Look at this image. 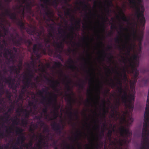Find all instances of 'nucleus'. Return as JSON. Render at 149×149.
I'll use <instances>...</instances> for the list:
<instances>
[{
	"label": "nucleus",
	"instance_id": "f257e3e1",
	"mask_svg": "<svg viewBox=\"0 0 149 149\" xmlns=\"http://www.w3.org/2000/svg\"><path fill=\"white\" fill-rule=\"evenodd\" d=\"M61 75L64 76L65 77V79H68L66 80L67 83L65 84V86L68 92H71V93H67L66 92L65 93L66 96L67 97L66 98H65V100L67 101L69 107V109L70 111L68 113L70 119L72 120L73 118V115L74 114L76 119H77L79 118L78 112V111H75L74 113H73L72 111L73 107L72 102H75V100L73 99L71 96L72 95H74V93L71 90L70 87L69 85V84L71 83L72 81L69 79V76L66 75L65 74H63V72L62 71L61 72Z\"/></svg>",
	"mask_w": 149,
	"mask_h": 149
},
{
	"label": "nucleus",
	"instance_id": "f03ea898",
	"mask_svg": "<svg viewBox=\"0 0 149 149\" xmlns=\"http://www.w3.org/2000/svg\"><path fill=\"white\" fill-rule=\"evenodd\" d=\"M130 3L132 5V6L136 10V15L139 21L140 24L144 26L146 21L144 16V7L142 4V0H129Z\"/></svg>",
	"mask_w": 149,
	"mask_h": 149
},
{
	"label": "nucleus",
	"instance_id": "7ed1b4c3",
	"mask_svg": "<svg viewBox=\"0 0 149 149\" xmlns=\"http://www.w3.org/2000/svg\"><path fill=\"white\" fill-rule=\"evenodd\" d=\"M119 130L120 136L125 139H119L118 141H117V146L116 148L122 149L124 143H126L128 138L131 136L132 134L128 129H126L123 126L119 128Z\"/></svg>",
	"mask_w": 149,
	"mask_h": 149
},
{
	"label": "nucleus",
	"instance_id": "20e7f679",
	"mask_svg": "<svg viewBox=\"0 0 149 149\" xmlns=\"http://www.w3.org/2000/svg\"><path fill=\"white\" fill-rule=\"evenodd\" d=\"M135 96L134 95L131 94L130 96L128 95L126 91H124V95L121 96L122 102L126 107L131 110L133 109V102Z\"/></svg>",
	"mask_w": 149,
	"mask_h": 149
},
{
	"label": "nucleus",
	"instance_id": "39448f33",
	"mask_svg": "<svg viewBox=\"0 0 149 149\" xmlns=\"http://www.w3.org/2000/svg\"><path fill=\"white\" fill-rule=\"evenodd\" d=\"M54 98L52 99V97H51L50 99L49 100V101L46 103V104L49 106L52 104L54 108V110L53 111V116L54 119H56L58 116V110L59 109L60 106H57V96L55 94H54Z\"/></svg>",
	"mask_w": 149,
	"mask_h": 149
},
{
	"label": "nucleus",
	"instance_id": "423d86ee",
	"mask_svg": "<svg viewBox=\"0 0 149 149\" xmlns=\"http://www.w3.org/2000/svg\"><path fill=\"white\" fill-rule=\"evenodd\" d=\"M1 80H3L5 83L9 85V87L13 90H15L17 88L16 85L15 84V78H13L10 76L6 78L5 76H1Z\"/></svg>",
	"mask_w": 149,
	"mask_h": 149
},
{
	"label": "nucleus",
	"instance_id": "0eeeda50",
	"mask_svg": "<svg viewBox=\"0 0 149 149\" xmlns=\"http://www.w3.org/2000/svg\"><path fill=\"white\" fill-rule=\"evenodd\" d=\"M43 45L42 43L33 45V52L36 55L37 58H39L41 57V53L39 52V50L43 48Z\"/></svg>",
	"mask_w": 149,
	"mask_h": 149
},
{
	"label": "nucleus",
	"instance_id": "6e6552de",
	"mask_svg": "<svg viewBox=\"0 0 149 149\" xmlns=\"http://www.w3.org/2000/svg\"><path fill=\"white\" fill-rule=\"evenodd\" d=\"M130 36L128 34L127 37L126 38V40L125 42V44L124 45H122V48L123 49L126 48L127 50V54L128 56L130 55V52L131 49H132L135 46V44L132 46V45H130L129 46H128L129 44V42L130 40Z\"/></svg>",
	"mask_w": 149,
	"mask_h": 149
},
{
	"label": "nucleus",
	"instance_id": "1a4fd4ad",
	"mask_svg": "<svg viewBox=\"0 0 149 149\" xmlns=\"http://www.w3.org/2000/svg\"><path fill=\"white\" fill-rule=\"evenodd\" d=\"M53 130L55 131L57 134H60L62 133V131L64 128L63 125L61 126L59 124L54 122L51 125Z\"/></svg>",
	"mask_w": 149,
	"mask_h": 149
},
{
	"label": "nucleus",
	"instance_id": "9d476101",
	"mask_svg": "<svg viewBox=\"0 0 149 149\" xmlns=\"http://www.w3.org/2000/svg\"><path fill=\"white\" fill-rule=\"evenodd\" d=\"M45 79L49 83L51 84V87L54 91H58L59 89L57 88V87L60 85V82L58 81H54L49 79L47 77H45Z\"/></svg>",
	"mask_w": 149,
	"mask_h": 149
},
{
	"label": "nucleus",
	"instance_id": "9b49d317",
	"mask_svg": "<svg viewBox=\"0 0 149 149\" xmlns=\"http://www.w3.org/2000/svg\"><path fill=\"white\" fill-rule=\"evenodd\" d=\"M130 67L131 68V73L132 74L134 73V79L137 80L138 78L139 72L136 68V65L134 63L132 64L130 61Z\"/></svg>",
	"mask_w": 149,
	"mask_h": 149
},
{
	"label": "nucleus",
	"instance_id": "f8f14e48",
	"mask_svg": "<svg viewBox=\"0 0 149 149\" xmlns=\"http://www.w3.org/2000/svg\"><path fill=\"white\" fill-rule=\"evenodd\" d=\"M110 81H111V83H109V85L111 87L113 88L117 86V88L118 90V92L120 93L119 95L121 96H121L124 95V92L125 91L123 90L122 86H118L116 85L114 82L113 80L111 78H110Z\"/></svg>",
	"mask_w": 149,
	"mask_h": 149
},
{
	"label": "nucleus",
	"instance_id": "ddd939ff",
	"mask_svg": "<svg viewBox=\"0 0 149 149\" xmlns=\"http://www.w3.org/2000/svg\"><path fill=\"white\" fill-rule=\"evenodd\" d=\"M53 46L56 48V50L61 53L64 47V45L62 42H58L55 41L53 42Z\"/></svg>",
	"mask_w": 149,
	"mask_h": 149
},
{
	"label": "nucleus",
	"instance_id": "4468645a",
	"mask_svg": "<svg viewBox=\"0 0 149 149\" xmlns=\"http://www.w3.org/2000/svg\"><path fill=\"white\" fill-rule=\"evenodd\" d=\"M5 14L6 15L9 17L11 19L16 20L17 19L16 14L15 12L12 13L8 10L6 9L5 10Z\"/></svg>",
	"mask_w": 149,
	"mask_h": 149
},
{
	"label": "nucleus",
	"instance_id": "2eb2a0df",
	"mask_svg": "<svg viewBox=\"0 0 149 149\" xmlns=\"http://www.w3.org/2000/svg\"><path fill=\"white\" fill-rule=\"evenodd\" d=\"M133 36V39L134 41L137 40L139 42L140 45H141V42L143 40V36L141 35L138 36L136 34V31L133 30V33L132 34Z\"/></svg>",
	"mask_w": 149,
	"mask_h": 149
},
{
	"label": "nucleus",
	"instance_id": "dca6fc26",
	"mask_svg": "<svg viewBox=\"0 0 149 149\" xmlns=\"http://www.w3.org/2000/svg\"><path fill=\"white\" fill-rule=\"evenodd\" d=\"M67 62L70 64L68 67L69 68L72 70H75L77 69L78 70V68L74 64V61L72 58H69L67 61Z\"/></svg>",
	"mask_w": 149,
	"mask_h": 149
},
{
	"label": "nucleus",
	"instance_id": "f3484780",
	"mask_svg": "<svg viewBox=\"0 0 149 149\" xmlns=\"http://www.w3.org/2000/svg\"><path fill=\"white\" fill-rule=\"evenodd\" d=\"M18 40H20L22 43H24L27 45L28 47H29L32 44V42L29 39H26V38L19 37Z\"/></svg>",
	"mask_w": 149,
	"mask_h": 149
},
{
	"label": "nucleus",
	"instance_id": "a211bd4d",
	"mask_svg": "<svg viewBox=\"0 0 149 149\" xmlns=\"http://www.w3.org/2000/svg\"><path fill=\"white\" fill-rule=\"evenodd\" d=\"M24 79L25 80V81H23V84H31L32 85H33L35 87H36V84L34 83H31V79L27 77V75L25 74L23 76Z\"/></svg>",
	"mask_w": 149,
	"mask_h": 149
},
{
	"label": "nucleus",
	"instance_id": "6ab92c4d",
	"mask_svg": "<svg viewBox=\"0 0 149 149\" xmlns=\"http://www.w3.org/2000/svg\"><path fill=\"white\" fill-rule=\"evenodd\" d=\"M42 91L40 90H39L37 93V94L42 98V99L41 100V102L43 104L44 103L45 101L46 100V97L43 95V93L45 92L46 93V92L45 88H43L42 89Z\"/></svg>",
	"mask_w": 149,
	"mask_h": 149
},
{
	"label": "nucleus",
	"instance_id": "aec40b11",
	"mask_svg": "<svg viewBox=\"0 0 149 149\" xmlns=\"http://www.w3.org/2000/svg\"><path fill=\"white\" fill-rule=\"evenodd\" d=\"M69 30L70 31V33L66 36V37L67 38H71L72 41V40L74 38V28L73 26L70 27Z\"/></svg>",
	"mask_w": 149,
	"mask_h": 149
},
{
	"label": "nucleus",
	"instance_id": "412c9836",
	"mask_svg": "<svg viewBox=\"0 0 149 149\" xmlns=\"http://www.w3.org/2000/svg\"><path fill=\"white\" fill-rule=\"evenodd\" d=\"M149 135H147V134H142V137L143 141V146L140 148V149H146L145 147L144 146V144L146 143H147L148 141V136Z\"/></svg>",
	"mask_w": 149,
	"mask_h": 149
},
{
	"label": "nucleus",
	"instance_id": "4be33fe9",
	"mask_svg": "<svg viewBox=\"0 0 149 149\" xmlns=\"http://www.w3.org/2000/svg\"><path fill=\"white\" fill-rule=\"evenodd\" d=\"M45 8L46 10H45V14L47 17H49L47 20V21L51 20V19L49 17L52 14V12L49 9V8L47 6H46Z\"/></svg>",
	"mask_w": 149,
	"mask_h": 149
},
{
	"label": "nucleus",
	"instance_id": "5701e85b",
	"mask_svg": "<svg viewBox=\"0 0 149 149\" xmlns=\"http://www.w3.org/2000/svg\"><path fill=\"white\" fill-rule=\"evenodd\" d=\"M33 30L31 29H27L26 30L27 32L30 35H36V27L35 26H33L32 27Z\"/></svg>",
	"mask_w": 149,
	"mask_h": 149
},
{
	"label": "nucleus",
	"instance_id": "b1692460",
	"mask_svg": "<svg viewBox=\"0 0 149 149\" xmlns=\"http://www.w3.org/2000/svg\"><path fill=\"white\" fill-rule=\"evenodd\" d=\"M144 116L149 117V99L148 98L147 100V104L145 108Z\"/></svg>",
	"mask_w": 149,
	"mask_h": 149
},
{
	"label": "nucleus",
	"instance_id": "393cba45",
	"mask_svg": "<svg viewBox=\"0 0 149 149\" xmlns=\"http://www.w3.org/2000/svg\"><path fill=\"white\" fill-rule=\"evenodd\" d=\"M27 91V90H25L24 87H22L20 93L19 95V99L20 100L22 99L25 94V93Z\"/></svg>",
	"mask_w": 149,
	"mask_h": 149
},
{
	"label": "nucleus",
	"instance_id": "a878e982",
	"mask_svg": "<svg viewBox=\"0 0 149 149\" xmlns=\"http://www.w3.org/2000/svg\"><path fill=\"white\" fill-rule=\"evenodd\" d=\"M70 9H68L67 11H64V13L65 15L70 16V20L72 21L73 20H75V18L73 16L71 15L70 12Z\"/></svg>",
	"mask_w": 149,
	"mask_h": 149
},
{
	"label": "nucleus",
	"instance_id": "bb28decb",
	"mask_svg": "<svg viewBox=\"0 0 149 149\" xmlns=\"http://www.w3.org/2000/svg\"><path fill=\"white\" fill-rule=\"evenodd\" d=\"M120 15L121 16V19L124 21L128 22L129 19L126 17L123 12L121 9H120Z\"/></svg>",
	"mask_w": 149,
	"mask_h": 149
},
{
	"label": "nucleus",
	"instance_id": "cd10ccee",
	"mask_svg": "<svg viewBox=\"0 0 149 149\" xmlns=\"http://www.w3.org/2000/svg\"><path fill=\"white\" fill-rule=\"evenodd\" d=\"M45 89L46 90V94L49 95H50L49 97L48 98V102L49 101V100L50 99L51 97H52V99L54 98V94H55L56 96H57L55 94L53 93H51L50 92H48V91L49 90V88L47 86H45Z\"/></svg>",
	"mask_w": 149,
	"mask_h": 149
},
{
	"label": "nucleus",
	"instance_id": "c85d7f7f",
	"mask_svg": "<svg viewBox=\"0 0 149 149\" xmlns=\"http://www.w3.org/2000/svg\"><path fill=\"white\" fill-rule=\"evenodd\" d=\"M144 121L143 127L148 128V123H149V117L144 116Z\"/></svg>",
	"mask_w": 149,
	"mask_h": 149
},
{
	"label": "nucleus",
	"instance_id": "c756f323",
	"mask_svg": "<svg viewBox=\"0 0 149 149\" xmlns=\"http://www.w3.org/2000/svg\"><path fill=\"white\" fill-rule=\"evenodd\" d=\"M17 24L20 27V28L21 30H24L25 28L24 24L22 21L19 19L17 22Z\"/></svg>",
	"mask_w": 149,
	"mask_h": 149
},
{
	"label": "nucleus",
	"instance_id": "7c9ffc66",
	"mask_svg": "<svg viewBox=\"0 0 149 149\" xmlns=\"http://www.w3.org/2000/svg\"><path fill=\"white\" fill-rule=\"evenodd\" d=\"M76 3L77 4L83 5V8L84 10L88 8V4L86 3L84 0L83 1H80L79 2H77Z\"/></svg>",
	"mask_w": 149,
	"mask_h": 149
},
{
	"label": "nucleus",
	"instance_id": "2f4dec72",
	"mask_svg": "<svg viewBox=\"0 0 149 149\" xmlns=\"http://www.w3.org/2000/svg\"><path fill=\"white\" fill-rule=\"evenodd\" d=\"M123 75L121 73H120V76L121 77H123V79L124 80V81L125 82H126L127 81H128V79L127 76V75L126 74V70L125 68H124L123 70Z\"/></svg>",
	"mask_w": 149,
	"mask_h": 149
},
{
	"label": "nucleus",
	"instance_id": "473e14b6",
	"mask_svg": "<svg viewBox=\"0 0 149 149\" xmlns=\"http://www.w3.org/2000/svg\"><path fill=\"white\" fill-rule=\"evenodd\" d=\"M44 41L45 42L46 47L48 49H50V45L48 44L51 42V39L49 38H44Z\"/></svg>",
	"mask_w": 149,
	"mask_h": 149
},
{
	"label": "nucleus",
	"instance_id": "72a5a7b5",
	"mask_svg": "<svg viewBox=\"0 0 149 149\" xmlns=\"http://www.w3.org/2000/svg\"><path fill=\"white\" fill-rule=\"evenodd\" d=\"M33 127L31 126H30V128L29 129V131L30 132L33 134V136L35 137V135L34 134V132L35 130V128H36L38 127V126L37 124H33L32 125Z\"/></svg>",
	"mask_w": 149,
	"mask_h": 149
},
{
	"label": "nucleus",
	"instance_id": "f704fd0d",
	"mask_svg": "<svg viewBox=\"0 0 149 149\" xmlns=\"http://www.w3.org/2000/svg\"><path fill=\"white\" fill-rule=\"evenodd\" d=\"M49 5H50L53 6L54 8H56L58 6V2L56 0H54L52 2L50 1V3H48Z\"/></svg>",
	"mask_w": 149,
	"mask_h": 149
},
{
	"label": "nucleus",
	"instance_id": "c9c22d12",
	"mask_svg": "<svg viewBox=\"0 0 149 149\" xmlns=\"http://www.w3.org/2000/svg\"><path fill=\"white\" fill-rule=\"evenodd\" d=\"M138 58V56L136 55H134L130 59L128 57L127 58L128 59V61L129 62V66L130 67V61L132 62V64L134 63L136 65L135 63L134 62L133 60H136Z\"/></svg>",
	"mask_w": 149,
	"mask_h": 149
},
{
	"label": "nucleus",
	"instance_id": "e433bc0d",
	"mask_svg": "<svg viewBox=\"0 0 149 149\" xmlns=\"http://www.w3.org/2000/svg\"><path fill=\"white\" fill-rule=\"evenodd\" d=\"M21 111H25V113L24 114V117L25 118H28L29 117L30 113L31 112L32 110V109H31L30 111H27L26 110H24L23 109H22L21 110Z\"/></svg>",
	"mask_w": 149,
	"mask_h": 149
},
{
	"label": "nucleus",
	"instance_id": "4c0bfd02",
	"mask_svg": "<svg viewBox=\"0 0 149 149\" xmlns=\"http://www.w3.org/2000/svg\"><path fill=\"white\" fill-rule=\"evenodd\" d=\"M23 130L22 128L19 127H16L15 132L17 134L21 135L24 134L23 133Z\"/></svg>",
	"mask_w": 149,
	"mask_h": 149
},
{
	"label": "nucleus",
	"instance_id": "58836bf2",
	"mask_svg": "<svg viewBox=\"0 0 149 149\" xmlns=\"http://www.w3.org/2000/svg\"><path fill=\"white\" fill-rule=\"evenodd\" d=\"M30 59L31 60L30 64L31 65L34 66L36 63V58L33 55H32Z\"/></svg>",
	"mask_w": 149,
	"mask_h": 149
},
{
	"label": "nucleus",
	"instance_id": "ea45409f",
	"mask_svg": "<svg viewBox=\"0 0 149 149\" xmlns=\"http://www.w3.org/2000/svg\"><path fill=\"white\" fill-rule=\"evenodd\" d=\"M105 2L107 3V11L108 13L109 12V7L113 5L112 1L111 0H106Z\"/></svg>",
	"mask_w": 149,
	"mask_h": 149
},
{
	"label": "nucleus",
	"instance_id": "a19ab883",
	"mask_svg": "<svg viewBox=\"0 0 149 149\" xmlns=\"http://www.w3.org/2000/svg\"><path fill=\"white\" fill-rule=\"evenodd\" d=\"M120 105V102L119 100L116 101V104L114 106H113L112 105L111 106V108L113 109L116 111L117 109H118L119 106Z\"/></svg>",
	"mask_w": 149,
	"mask_h": 149
},
{
	"label": "nucleus",
	"instance_id": "79ce46f5",
	"mask_svg": "<svg viewBox=\"0 0 149 149\" xmlns=\"http://www.w3.org/2000/svg\"><path fill=\"white\" fill-rule=\"evenodd\" d=\"M76 85L78 86L80 88L83 89L85 86L84 81L83 80L81 83H76Z\"/></svg>",
	"mask_w": 149,
	"mask_h": 149
},
{
	"label": "nucleus",
	"instance_id": "37998d69",
	"mask_svg": "<svg viewBox=\"0 0 149 149\" xmlns=\"http://www.w3.org/2000/svg\"><path fill=\"white\" fill-rule=\"evenodd\" d=\"M142 134H147V135H149V130H148V128L143 127Z\"/></svg>",
	"mask_w": 149,
	"mask_h": 149
},
{
	"label": "nucleus",
	"instance_id": "c03bdc74",
	"mask_svg": "<svg viewBox=\"0 0 149 149\" xmlns=\"http://www.w3.org/2000/svg\"><path fill=\"white\" fill-rule=\"evenodd\" d=\"M50 27L51 28V30L52 31V32H49L48 33V36L47 38H49L50 39V37H52L53 38L54 37V36L53 34V32L54 31V28L51 25H50Z\"/></svg>",
	"mask_w": 149,
	"mask_h": 149
},
{
	"label": "nucleus",
	"instance_id": "a18cd8bd",
	"mask_svg": "<svg viewBox=\"0 0 149 149\" xmlns=\"http://www.w3.org/2000/svg\"><path fill=\"white\" fill-rule=\"evenodd\" d=\"M115 130L114 129H113L112 130H109L108 131V133H107V136L109 139L110 141L111 140V136L113 132H114Z\"/></svg>",
	"mask_w": 149,
	"mask_h": 149
},
{
	"label": "nucleus",
	"instance_id": "49530a36",
	"mask_svg": "<svg viewBox=\"0 0 149 149\" xmlns=\"http://www.w3.org/2000/svg\"><path fill=\"white\" fill-rule=\"evenodd\" d=\"M33 143L32 141L29 142L28 144L25 145V147L27 149H28V148H32V149H36V148L32 147Z\"/></svg>",
	"mask_w": 149,
	"mask_h": 149
},
{
	"label": "nucleus",
	"instance_id": "de8ad7c7",
	"mask_svg": "<svg viewBox=\"0 0 149 149\" xmlns=\"http://www.w3.org/2000/svg\"><path fill=\"white\" fill-rule=\"evenodd\" d=\"M61 53L58 54L56 52L54 53V55L56 56V57L57 58L59 59L61 61L63 62V59L61 55L60 54Z\"/></svg>",
	"mask_w": 149,
	"mask_h": 149
},
{
	"label": "nucleus",
	"instance_id": "09e8293b",
	"mask_svg": "<svg viewBox=\"0 0 149 149\" xmlns=\"http://www.w3.org/2000/svg\"><path fill=\"white\" fill-rule=\"evenodd\" d=\"M21 124L23 126H26L28 124V121L26 118H23L21 120Z\"/></svg>",
	"mask_w": 149,
	"mask_h": 149
},
{
	"label": "nucleus",
	"instance_id": "8fccbe9b",
	"mask_svg": "<svg viewBox=\"0 0 149 149\" xmlns=\"http://www.w3.org/2000/svg\"><path fill=\"white\" fill-rule=\"evenodd\" d=\"M6 94L7 98L10 100L12 96L11 93L9 92L8 90H6Z\"/></svg>",
	"mask_w": 149,
	"mask_h": 149
},
{
	"label": "nucleus",
	"instance_id": "3c124183",
	"mask_svg": "<svg viewBox=\"0 0 149 149\" xmlns=\"http://www.w3.org/2000/svg\"><path fill=\"white\" fill-rule=\"evenodd\" d=\"M13 42L14 45L17 46H20L22 44L20 40H18L14 41Z\"/></svg>",
	"mask_w": 149,
	"mask_h": 149
},
{
	"label": "nucleus",
	"instance_id": "603ef678",
	"mask_svg": "<svg viewBox=\"0 0 149 149\" xmlns=\"http://www.w3.org/2000/svg\"><path fill=\"white\" fill-rule=\"evenodd\" d=\"M43 32L42 31H37L36 35L37 36V39L38 40V39L40 38L41 36L42 35Z\"/></svg>",
	"mask_w": 149,
	"mask_h": 149
},
{
	"label": "nucleus",
	"instance_id": "864d4df0",
	"mask_svg": "<svg viewBox=\"0 0 149 149\" xmlns=\"http://www.w3.org/2000/svg\"><path fill=\"white\" fill-rule=\"evenodd\" d=\"M9 68L10 69V71L11 73L12 72H14L15 70H16V69L17 68L16 66L15 65H13L10 66Z\"/></svg>",
	"mask_w": 149,
	"mask_h": 149
},
{
	"label": "nucleus",
	"instance_id": "5fc2aeb1",
	"mask_svg": "<svg viewBox=\"0 0 149 149\" xmlns=\"http://www.w3.org/2000/svg\"><path fill=\"white\" fill-rule=\"evenodd\" d=\"M8 112H6L4 113V118H6V120L8 121H9L8 119L10 117V115L8 114Z\"/></svg>",
	"mask_w": 149,
	"mask_h": 149
},
{
	"label": "nucleus",
	"instance_id": "6e6d98bb",
	"mask_svg": "<svg viewBox=\"0 0 149 149\" xmlns=\"http://www.w3.org/2000/svg\"><path fill=\"white\" fill-rule=\"evenodd\" d=\"M54 65L56 68H59L62 65L61 62H54Z\"/></svg>",
	"mask_w": 149,
	"mask_h": 149
},
{
	"label": "nucleus",
	"instance_id": "4d7b16f0",
	"mask_svg": "<svg viewBox=\"0 0 149 149\" xmlns=\"http://www.w3.org/2000/svg\"><path fill=\"white\" fill-rule=\"evenodd\" d=\"M18 138L19 139V140L21 141L22 143H23L25 139V137L24 135V134L20 135Z\"/></svg>",
	"mask_w": 149,
	"mask_h": 149
},
{
	"label": "nucleus",
	"instance_id": "13d9d810",
	"mask_svg": "<svg viewBox=\"0 0 149 149\" xmlns=\"http://www.w3.org/2000/svg\"><path fill=\"white\" fill-rule=\"evenodd\" d=\"M18 118L17 116H15L13 120V124L18 125L19 124V123L17 121Z\"/></svg>",
	"mask_w": 149,
	"mask_h": 149
},
{
	"label": "nucleus",
	"instance_id": "bf43d9fd",
	"mask_svg": "<svg viewBox=\"0 0 149 149\" xmlns=\"http://www.w3.org/2000/svg\"><path fill=\"white\" fill-rule=\"evenodd\" d=\"M65 144L66 145H65L64 146L66 149H75L73 146H70L67 143H66Z\"/></svg>",
	"mask_w": 149,
	"mask_h": 149
},
{
	"label": "nucleus",
	"instance_id": "052dcab7",
	"mask_svg": "<svg viewBox=\"0 0 149 149\" xmlns=\"http://www.w3.org/2000/svg\"><path fill=\"white\" fill-rule=\"evenodd\" d=\"M75 52L76 50L75 49H72L70 48H69L67 50L66 52L67 53H68V54H67L68 55H69L72 52Z\"/></svg>",
	"mask_w": 149,
	"mask_h": 149
},
{
	"label": "nucleus",
	"instance_id": "680f3d73",
	"mask_svg": "<svg viewBox=\"0 0 149 149\" xmlns=\"http://www.w3.org/2000/svg\"><path fill=\"white\" fill-rule=\"evenodd\" d=\"M137 79H134L132 81H130V86H134V85L137 82Z\"/></svg>",
	"mask_w": 149,
	"mask_h": 149
},
{
	"label": "nucleus",
	"instance_id": "e2e57ef3",
	"mask_svg": "<svg viewBox=\"0 0 149 149\" xmlns=\"http://www.w3.org/2000/svg\"><path fill=\"white\" fill-rule=\"evenodd\" d=\"M13 131V129L11 127H9V130H6V132L8 134V135H10V133H11Z\"/></svg>",
	"mask_w": 149,
	"mask_h": 149
},
{
	"label": "nucleus",
	"instance_id": "0e129e2a",
	"mask_svg": "<svg viewBox=\"0 0 149 149\" xmlns=\"http://www.w3.org/2000/svg\"><path fill=\"white\" fill-rule=\"evenodd\" d=\"M111 116L112 117H113L115 116V112H117L113 108H112V109L111 110Z\"/></svg>",
	"mask_w": 149,
	"mask_h": 149
},
{
	"label": "nucleus",
	"instance_id": "69168bd1",
	"mask_svg": "<svg viewBox=\"0 0 149 149\" xmlns=\"http://www.w3.org/2000/svg\"><path fill=\"white\" fill-rule=\"evenodd\" d=\"M117 82L116 84L119 85V86H122V82L121 80L118 79H117Z\"/></svg>",
	"mask_w": 149,
	"mask_h": 149
},
{
	"label": "nucleus",
	"instance_id": "338daca9",
	"mask_svg": "<svg viewBox=\"0 0 149 149\" xmlns=\"http://www.w3.org/2000/svg\"><path fill=\"white\" fill-rule=\"evenodd\" d=\"M40 50H41L43 54L44 55H46L47 54L46 52V48H42Z\"/></svg>",
	"mask_w": 149,
	"mask_h": 149
},
{
	"label": "nucleus",
	"instance_id": "774afa93",
	"mask_svg": "<svg viewBox=\"0 0 149 149\" xmlns=\"http://www.w3.org/2000/svg\"><path fill=\"white\" fill-rule=\"evenodd\" d=\"M26 6L27 8L29 10V11H31V4L30 3L27 2Z\"/></svg>",
	"mask_w": 149,
	"mask_h": 149
}]
</instances>
